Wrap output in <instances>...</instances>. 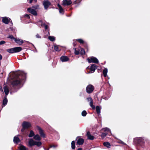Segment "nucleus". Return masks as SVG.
<instances>
[{"instance_id":"a211bd4d","label":"nucleus","mask_w":150,"mask_h":150,"mask_svg":"<svg viewBox=\"0 0 150 150\" xmlns=\"http://www.w3.org/2000/svg\"><path fill=\"white\" fill-rule=\"evenodd\" d=\"M60 60L62 62H65L69 60L68 58L65 56H62L60 57Z\"/></svg>"},{"instance_id":"9d476101","label":"nucleus","mask_w":150,"mask_h":150,"mask_svg":"<svg viewBox=\"0 0 150 150\" xmlns=\"http://www.w3.org/2000/svg\"><path fill=\"white\" fill-rule=\"evenodd\" d=\"M71 3V0H63L62 1V4L65 6H69Z\"/></svg>"},{"instance_id":"49530a36","label":"nucleus","mask_w":150,"mask_h":150,"mask_svg":"<svg viewBox=\"0 0 150 150\" xmlns=\"http://www.w3.org/2000/svg\"><path fill=\"white\" fill-rule=\"evenodd\" d=\"M25 17H28V18H30L29 16V15H28V14H26V15H25Z\"/></svg>"},{"instance_id":"c03bdc74","label":"nucleus","mask_w":150,"mask_h":150,"mask_svg":"<svg viewBox=\"0 0 150 150\" xmlns=\"http://www.w3.org/2000/svg\"><path fill=\"white\" fill-rule=\"evenodd\" d=\"M57 146V145H51L50 146V148H52V147H54V148H55Z\"/></svg>"},{"instance_id":"473e14b6","label":"nucleus","mask_w":150,"mask_h":150,"mask_svg":"<svg viewBox=\"0 0 150 150\" xmlns=\"http://www.w3.org/2000/svg\"><path fill=\"white\" fill-rule=\"evenodd\" d=\"M48 39L51 41H53L55 40V37L53 36H49Z\"/></svg>"},{"instance_id":"c9c22d12","label":"nucleus","mask_w":150,"mask_h":150,"mask_svg":"<svg viewBox=\"0 0 150 150\" xmlns=\"http://www.w3.org/2000/svg\"><path fill=\"white\" fill-rule=\"evenodd\" d=\"M86 114L87 112L86 110H83L81 113L83 117L86 116Z\"/></svg>"},{"instance_id":"bb28decb","label":"nucleus","mask_w":150,"mask_h":150,"mask_svg":"<svg viewBox=\"0 0 150 150\" xmlns=\"http://www.w3.org/2000/svg\"><path fill=\"white\" fill-rule=\"evenodd\" d=\"M107 73L108 69L107 68H105L103 71V74L104 77L107 76Z\"/></svg>"},{"instance_id":"9b49d317","label":"nucleus","mask_w":150,"mask_h":150,"mask_svg":"<svg viewBox=\"0 0 150 150\" xmlns=\"http://www.w3.org/2000/svg\"><path fill=\"white\" fill-rule=\"evenodd\" d=\"M37 128L38 129L39 131V133L40 135V136L41 137H42L43 138H45V134L44 133L42 129L40 127H39L38 126H37Z\"/></svg>"},{"instance_id":"412c9836","label":"nucleus","mask_w":150,"mask_h":150,"mask_svg":"<svg viewBox=\"0 0 150 150\" xmlns=\"http://www.w3.org/2000/svg\"><path fill=\"white\" fill-rule=\"evenodd\" d=\"M57 6L59 8V11L60 13L62 14H64V10L62 7V6H61V5L59 4H57Z\"/></svg>"},{"instance_id":"20e7f679","label":"nucleus","mask_w":150,"mask_h":150,"mask_svg":"<svg viewBox=\"0 0 150 150\" xmlns=\"http://www.w3.org/2000/svg\"><path fill=\"white\" fill-rule=\"evenodd\" d=\"M23 128L21 129V131L23 132L25 129H27L31 127V124L30 123L27 122H24L22 124Z\"/></svg>"},{"instance_id":"dca6fc26","label":"nucleus","mask_w":150,"mask_h":150,"mask_svg":"<svg viewBox=\"0 0 150 150\" xmlns=\"http://www.w3.org/2000/svg\"><path fill=\"white\" fill-rule=\"evenodd\" d=\"M4 92L5 94V96H7L9 93V88L7 86H5L4 87Z\"/></svg>"},{"instance_id":"603ef678","label":"nucleus","mask_w":150,"mask_h":150,"mask_svg":"<svg viewBox=\"0 0 150 150\" xmlns=\"http://www.w3.org/2000/svg\"><path fill=\"white\" fill-rule=\"evenodd\" d=\"M77 150H82V149L81 148H78Z\"/></svg>"},{"instance_id":"c756f323","label":"nucleus","mask_w":150,"mask_h":150,"mask_svg":"<svg viewBox=\"0 0 150 150\" xmlns=\"http://www.w3.org/2000/svg\"><path fill=\"white\" fill-rule=\"evenodd\" d=\"M54 49L56 51H59L61 49L59 47V46L57 45H54Z\"/></svg>"},{"instance_id":"6ab92c4d","label":"nucleus","mask_w":150,"mask_h":150,"mask_svg":"<svg viewBox=\"0 0 150 150\" xmlns=\"http://www.w3.org/2000/svg\"><path fill=\"white\" fill-rule=\"evenodd\" d=\"M86 135L88 139L90 140H93L94 139V137L93 136L91 135V134L90 132H87Z\"/></svg>"},{"instance_id":"423d86ee","label":"nucleus","mask_w":150,"mask_h":150,"mask_svg":"<svg viewBox=\"0 0 150 150\" xmlns=\"http://www.w3.org/2000/svg\"><path fill=\"white\" fill-rule=\"evenodd\" d=\"M86 92L88 93H91L94 90V87L91 85H88L86 87Z\"/></svg>"},{"instance_id":"ddd939ff","label":"nucleus","mask_w":150,"mask_h":150,"mask_svg":"<svg viewBox=\"0 0 150 150\" xmlns=\"http://www.w3.org/2000/svg\"><path fill=\"white\" fill-rule=\"evenodd\" d=\"M50 4V2L48 0L44 1L43 2V5L45 9H47Z\"/></svg>"},{"instance_id":"f3484780","label":"nucleus","mask_w":150,"mask_h":150,"mask_svg":"<svg viewBox=\"0 0 150 150\" xmlns=\"http://www.w3.org/2000/svg\"><path fill=\"white\" fill-rule=\"evenodd\" d=\"M76 140H77V143L79 145H81L84 142V140L81 138H79L77 137L76 139Z\"/></svg>"},{"instance_id":"72a5a7b5","label":"nucleus","mask_w":150,"mask_h":150,"mask_svg":"<svg viewBox=\"0 0 150 150\" xmlns=\"http://www.w3.org/2000/svg\"><path fill=\"white\" fill-rule=\"evenodd\" d=\"M76 41H78L79 43L81 44H83L84 42V41L82 39H77L76 40Z\"/></svg>"},{"instance_id":"4468645a","label":"nucleus","mask_w":150,"mask_h":150,"mask_svg":"<svg viewBox=\"0 0 150 150\" xmlns=\"http://www.w3.org/2000/svg\"><path fill=\"white\" fill-rule=\"evenodd\" d=\"M37 24L39 26H44L45 29H47V26L45 23L43 24L41 21H39L37 23Z\"/></svg>"},{"instance_id":"cd10ccee","label":"nucleus","mask_w":150,"mask_h":150,"mask_svg":"<svg viewBox=\"0 0 150 150\" xmlns=\"http://www.w3.org/2000/svg\"><path fill=\"white\" fill-rule=\"evenodd\" d=\"M103 145L107 147L108 148H110V144L108 142H105L103 143Z\"/></svg>"},{"instance_id":"2eb2a0df","label":"nucleus","mask_w":150,"mask_h":150,"mask_svg":"<svg viewBox=\"0 0 150 150\" xmlns=\"http://www.w3.org/2000/svg\"><path fill=\"white\" fill-rule=\"evenodd\" d=\"M27 11L33 14L34 15L36 16L37 15V12L35 10L33 9L29 8H28Z\"/></svg>"},{"instance_id":"79ce46f5","label":"nucleus","mask_w":150,"mask_h":150,"mask_svg":"<svg viewBox=\"0 0 150 150\" xmlns=\"http://www.w3.org/2000/svg\"><path fill=\"white\" fill-rule=\"evenodd\" d=\"M6 43V42L3 40H2L0 42V45H2Z\"/></svg>"},{"instance_id":"864d4df0","label":"nucleus","mask_w":150,"mask_h":150,"mask_svg":"<svg viewBox=\"0 0 150 150\" xmlns=\"http://www.w3.org/2000/svg\"><path fill=\"white\" fill-rule=\"evenodd\" d=\"M121 143L123 144H125H125L124 142H121Z\"/></svg>"},{"instance_id":"8fccbe9b","label":"nucleus","mask_w":150,"mask_h":150,"mask_svg":"<svg viewBox=\"0 0 150 150\" xmlns=\"http://www.w3.org/2000/svg\"><path fill=\"white\" fill-rule=\"evenodd\" d=\"M2 59V56L1 54H0V60Z\"/></svg>"},{"instance_id":"f8f14e48","label":"nucleus","mask_w":150,"mask_h":150,"mask_svg":"<svg viewBox=\"0 0 150 150\" xmlns=\"http://www.w3.org/2000/svg\"><path fill=\"white\" fill-rule=\"evenodd\" d=\"M11 21V20L9 18L5 17L3 18L2 19L3 22L5 24H8L9 22Z\"/></svg>"},{"instance_id":"4c0bfd02","label":"nucleus","mask_w":150,"mask_h":150,"mask_svg":"<svg viewBox=\"0 0 150 150\" xmlns=\"http://www.w3.org/2000/svg\"><path fill=\"white\" fill-rule=\"evenodd\" d=\"M81 0H76L73 2L74 4H77L80 3Z\"/></svg>"},{"instance_id":"6e6552de","label":"nucleus","mask_w":150,"mask_h":150,"mask_svg":"<svg viewBox=\"0 0 150 150\" xmlns=\"http://www.w3.org/2000/svg\"><path fill=\"white\" fill-rule=\"evenodd\" d=\"M87 99L88 101L90 102L89 105L93 109H95V106L93 105V101L92 98L91 97H88L87 98Z\"/></svg>"},{"instance_id":"f257e3e1","label":"nucleus","mask_w":150,"mask_h":150,"mask_svg":"<svg viewBox=\"0 0 150 150\" xmlns=\"http://www.w3.org/2000/svg\"><path fill=\"white\" fill-rule=\"evenodd\" d=\"M18 78L14 80L11 83L13 87H14L22 83L23 80H24L26 77V74L23 72H20Z\"/></svg>"},{"instance_id":"39448f33","label":"nucleus","mask_w":150,"mask_h":150,"mask_svg":"<svg viewBox=\"0 0 150 150\" xmlns=\"http://www.w3.org/2000/svg\"><path fill=\"white\" fill-rule=\"evenodd\" d=\"M89 63H98L99 61L97 58L95 57H91L87 59Z\"/></svg>"},{"instance_id":"b1692460","label":"nucleus","mask_w":150,"mask_h":150,"mask_svg":"<svg viewBox=\"0 0 150 150\" xmlns=\"http://www.w3.org/2000/svg\"><path fill=\"white\" fill-rule=\"evenodd\" d=\"M34 139L35 140L37 141H40L41 139V138L39 135L38 134H36L35 136H34L33 137Z\"/></svg>"},{"instance_id":"2f4dec72","label":"nucleus","mask_w":150,"mask_h":150,"mask_svg":"<svg viewBox=\"0 0 150 150\" xmlns=\"http://www.w3.org/2000/svg\"><path fill=\"white\" fill-rule=\"evenodd\" d=\"M71 148L73 149H74L75 148V143L74 141H72L71 143Z\"/></svg>"},{"instance_id":"09e8293b","label":"nucleus","mask_w":150,"mask_h":150,"mask_svg":"<svg viewBox=\"0 0 150 150\" xmlns=\"http://www.w3.org/2000/svg\"><path fill=\"white\" fill-rule=\"evenodd\" d=\"M73 45L74 46H76V44L75 43V42H73Z\"/></svg>"},{"instance_id":"4be33fe9","label":"nucleus","mask_w":150,"mask_h":150,"mask_svg":"<svg viewBox=\"0 0 150 150\" xmlns=\"http://www.w3.org/2000/svg\"><path fill=\"white\" fill-rule=\"evenodd\" d=\"M15 42L18 44L21 45L23 43L22 40L20 39H14Z\"/></svg>"},{"instance_id":"a878e982","label":"nucleus","mask_w":150,"mask_h":150,"mask_svg":"<svg viewBox=\"0 0 150 150\" xmlns=\"http://www.w3.org/2000/svg\"><path fill=\"white\" fill-rule=\"evenodd\" d=\"M101 109V108H100L99 106H97L96 107V112L97 114H98V116H99L100 115V111Z\"/></svg>"},{"instance_id":"ea45409f","label":"nucleus","mask_w":150,"mask_h":150,"mask_svg":"<svg viewBox=\"0 0 150 150\" xmlns=\"http://www.w3.org/2000/svg\"><path fill=\"white\" fill-rule=\"evenodd\" d=\"M37 1V0H30L29 3H31L32 2H34L35 3Z\"/></svg>"},{"instance_id":"3c124183","label":"nucleus","mask_w":150,"mask_h":150,"mask_svg":"<svg viewBox=\"0 0 150 150\" xmlns=\"http://www.w3.org/2000/svg\"><path fill=\"white\" fill-rule=\"evenodd\" d=\"M0 91H3V89H2L1 86V87L0 88Z\"/></svg>"},{"instance_id":"393cba45","label":"nucleus","mask_w":150,"mask_h":150,"mask_svg":"<svg viewBox=\"0 0 150 150\" xmlns=\"http://www.w3.org/2000/svg\"><path fill=\"white\" fill-rule=\"evenodd\" d=\"M19 149L20 150H27V148L25 146L23 145H20L18 147Z\"/></svg>"},{"instance_id":"1a4fd4ad","label":"nucleus","mask_w":150,"mask_h":150,"mask_svg":"<svg viewBox=\"0 0 150 150\" xmlns=\"http://www.w3.org/2000/svg\"><path fill=\"white\" fill-rule=\"evenodd\" d=\"M97 66L94 64H92L91 67L90 71L88 73H93L97 69Z\"/></svg>"},{"instance_id":"aec40b11","label":"nucleus","mask_w":150,"mask_h":150,"mask_svg":"<svg viewBox=\"0 0 150 150\" xmlns=\"http://www.w3.org/2000/svg\"><path fill=\"white\" fill-rule=\"evenodd\" d=\"M13 142L15 144H18L20 142V139L17 136H15L13 138Z\"/></svg>"},{"instance_id":"f03ea898","label":"nucleus","mask_w":150,"mask_h":150,"mask_svg":"<svg viewBox=\"0 0 150 150\" xmlns=\"http://www.w3.org/2000/svg\"><path fill=\"white\" fill-rule=\"evenodd\" d=\"M28 146L31 147L35 145L39 147L42 145V143L40 142L35 141L32 139H30L28 140Z\"/></svg>"},{"instance_id":"f704fd0d","label":"nucleus","mask_w":150,"mask_h":150,"mask_svg":"<svg viewBox=\"0 0 150 150\" xmlns=\"http://www.w3.org/2000/svg\"><path fill=\"white\" fill-rule=\"evenodd\" d=\"M108 134L107 132L103 133L101 134V137L103 138H104Z\"/></svg>"},{"instance_id":"c85d7f7f","label":"nucleus","mask_w":150,"mask_h":150,"mask_svg":"<svg viewBox=\"0 0 150 150\" xmlns=\"http://www.w3.org/2000/svg\"><path fill=\"white\" fill-rule=\"evenodd\" d=\"M103 130L104 132L107 131L110 132V134H111V132L110 129L107 128L105 127L103 129Z\"/></svg>"},{"instance_id":"58836bf2","label":"nucleus","mask_w":150,"mask_h":150,"mask_svg":"<svg viewBox=\"0 0 150 150\" xmlns=\"http://www.w3.org/2000/svg\"><path fill=\"white\" fill-rule=\"evenodd\" d=\"M74 50H75V52H74V53H75V54L76 55H78L79 54V51L78 50H76V48H74Z\"/></svg>"},{"instance_id":"a18cd8bd","label":"nucleus","mask_w":150,"mask_h":150,"mask_svg":"<svg viewBox=\"0 0 150 150\" xmlns=\"http://www.w3.org/2000/svg\"><path fill=\"white\" fill-rule=\"evenodd\" d=\"M38 6L37 5V6H33V7L35 8V9H37L38 8Z\"/></svg>"},{"instance_id":"7c9ffc66","label":"nucleus","mask_w":150,"mask_h":150,"mask_svg":"<svg viewBox=\"0 0 150 150\" xmlns=\"http://www.w3.org/2000/svg\"><path fill=\"white\" fill-rule=\"evenodd\" d=\"M34 132L32 130H31L30 131V134L28 135V137H32L34 136Z\"/></svg>"},{"instance_id":"37998d69","label":"nucleus","mask_w":150,"mask_h":150,"mask_svg":"<svg viewBox=\"0 0 150 150\" xmlns=\"http://www.w3.org/2000/svg\"><path fill=\"white\" fill-rule=\"evenodd\" d=\"M35 36L36 38H41L40 36L38 34H37Z\"/></svg>"},{"instance_id":"0eeeda50","label":"nucleus","mask_w":150,"mask_h":150,"mask_svg":"<svg viewBox=\"0 0 150 150\" xmlns=\"http://www.w3.org/2000/svg\"><path fill=\"white\" fill-rule=\"evenodd\" d=\"M134 141L136 144H140L144 143V140L141 137H137L134 139Z\"/></svg>"},{"instance_id":"e433bc0d","label":"nucleus","mask_w":150,"mask_h":150,"mask_svg":"<svg viewBox=\"0 0 150 150\" xmlns=\"http://www.w3.org/2000/svg\"><path fill=\"white\" fill-rule=\"evenodd\" d=\"M81 51H80V53L81 54H84L85 53L84 50L83 49L81 48L80 49Z\"/></svg>"},{"instance_id":"de8ad7c7","label":"nucleus","mask_w":150,"mask_h":150,"mask_svg":"<svg viewBox=\"0 0 150 150\" xmlns=\"http://www.w3.org/2000/svg\"><path fill=\"white\" fill-rule=\"evenodd\" d=\"M43 148H44V150H49V148H50L49 147V148H48V149H46V148L44 147Z\"/></svg>"},{"instance_id":"5701e85b","label":"nucleus","mask_w":150,"mask_h":150,"mask_svg":"<svg viewBox=\"0 0 150 150\" xmlns=\"http://www.w3.org/2000/svg\"><path fill=\"white\" fill-rule=\"evenodd\" d=\"M8 100L7 98V96H5L4 97V98L3 101V105L4 106H5L7 103Z\"/></svg>"},{"instance_id":"7ed1b4c3","label":"nucleus","mask_w":150,"mask_h":150,"mask_svg":"<svg viewBox=\"0 0 150 150\" xmlns=\"http://www.w3.org/2000/svg\"><path fill=\"white\" fill-rule=\"evenodd\" d=\"M22 50V49L21 47H17L8 49L7 51L10 53H13L20 52Z\"/></svg>"},{"instance_id":"a19ab883","label":"nucleus","mask_w":150,"mask_h":150,"mask_svg":"<svg viewBox=\"0 0 150 150\" xmlns=\"http://www.w3.org/2000/svg\"><path fill=\"white\" fill-rule=\"evenodd\" d=\"M8 38H10L11 39H14V38L13 36L12 35H10L8 37Z\"/></svg>"}]
</instances>
